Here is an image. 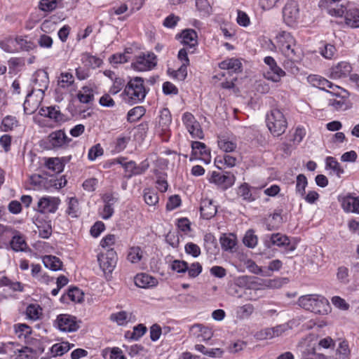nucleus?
Wrapping results in <instances>:
<instances>
[{
	"label": "nucleus",
	"instance_id": "nucleus-1",
	"mask_svg": "<svg viewBox=\"0 0 359 359\" xmlns=\"http://www.w3.org/2000/svg\"><path fill=\"white\" fill-rule=\"evenodd\" d=\"M146 95L144 79L139 76L130 79L121 94L123 100L130 105L142 102Z\"/></svg>",
	"mask_w": 359,
	"mask_h": 359
},
{
	"label": "nucleus",
	"instance_id": "nucleus-2",
	"mask_svg": "<svg viewBox=\"0 0 359 359\" xmlns=\"http://www.w3.org/2000/svg\"><path fill=\"white\" fill-rule=\"evenodd\" d=\"M299 305L305 310L320 315H327L331 311L328 300L318 294L302 296L298 299Z\"/></svg>",
	"mask_w": 359,
	"mask_h": 359
},
{
	"label": "nucleus",
	"instance_id": "nucleus-3",
	"mask_svg": "<svg viewBox=\"0 0 359 359\" xmlns=\"http://www.w3.org/2000/svg\"><path fill=\"white\" fill-rule=\"evenodd\" d=\"M276 43L282 53L290 61H297L300 50L290 33L283 31L276 36Z\"/></svg>",
	"mask_w": 359,
	"mask_h": 359
},
{
	"label": "nucleus",
	"instance_id": "nucleus-4",
	"mask_svg": "<svg viewBox=\"0 0 359 359\" xmlns=\"http://www.w3.org/2000/svg\"><path fill=\"white\" fill-rule=\"evenodd\" d=\"M266 125L273 135L278 137L285 133L287 123L283 112L273 109L266 115Z\"/></svg>",
	"mask_w": 359,
	"mask_h": 359
},
{
	"label": "nucleus",
	"instance_id": "nucleus-5",
	"mask_svg": "<svg viewBox=\"0 0 359 359\" xmlns=\"http://www.w3.org/2000/svg\"><path fill=\"white\" fill-rule=\"evenodd\" d=\"M264 244L267 248L276 245L284 249L283 252L287 254L295 250L297 245L291 242L290 238L280 233H272L265 237Z\"/></svg>",
	"mask_w": 359,
	"mask_h": 359
},
{
	"label": "nucleus",
	"instance_id": "nucleus-6",
	"mask_svg": "<svg viewBox=\"0 0 359 359\" xmlns=\"http://www.w3.org/2000/svg\"><path fill=\"white\" fill-rule=\"evenodd\" d=\"M157 65V57L154 53H142L136 56L131 64L133 69L138 72L149 71Z\"/></svg>",
	"mask_w": 359,
	"mask_h": 359
},
{
	"label": "nucleus",
	"instance_id": "nucleus-7",
	"mask_svg": "<svg viewBox=\"0 0 359 359\" xmlns=\"http://www.w3.org/2000/svg\"><path fill=\"white\" fill-rule=\"evenodd\" d=\"M117 259V254L112 248L107 250L104 253H100L97 255L100 266L104 273H111L114 271Z\"/></svg>",
	"mask_w": 359,
	"mask_h": 359
},
{
	"label": "nucleus",
	"instance_id": "nucleus-8",
	"mask_svg": "<svg viewBox=\"0 0 359 359\" xmlns=\"http://www.w3.org/2000/svg\"><path fill=\"white\" fill-rule=\"evenodd\" d=\"M264 62L269 66V70L264 74V77L267 80L272 81L273 82H279L280 79L285 76V72L277 65L276 62L272 57H265Z\"/></svg>",
	"mask_w": 359,
	"mask_h": 359
},
{
	"label": "nucleus",
	"instance_id": "nucleus-9",
	"mask_svg": "<svg viewBox=\"0 0 359 359\" xmlns=\"http://www.w3.org/2000/svg\"><path fill=\"white\" fill-rule=\"evenodd\" d=\"M55 325L62 332H75L79 328V322L76 317L69 314L57 316Z\"/></svg>",
	"mask_w": 359,
	"mask_h": 359
},
{
	"label": "nucleus",
	"instance_id": "nucleus-10",
	"mask_svg": "<svg viewBox=\"0 0 359 359\" xmlns=\"http://www.w3.org/2000/svg\"><path fill=\"white\" fill-rule=\"evenodd\" d=\"M299 16V9L297 3L294 1L287 2L283 9L284 22L288 26H293Z\"/></svg>",
	"mask_w": 359,
	"mask_h": 359
},
{
	"label": "nucleus",
	"instance_id": "nucleus-11",
	"mask_svg": "<svg viewBox=\"0 0 359 359\" xmlns=\"http://www.w3.org/2000/svg\"><path fill=\"white\" fill-rule=\"evenodd\" d=\"M210 183H214L217 186L226 189L233 185L236 181V177L231 172H226L224 174L213 171L209 179Z\"/></svg>",
	"mask_w": 359,
	"mask_h": 359
},
{
	"label": "nucleus",
	"instance_id": "nucleus-12",
	"mask_svg": "<svg viewBox=\"0 0 359 359\" xmlns=\"http://www.w3.org/2000/svg\"><path fill=\"white\" fill-rule=\"evenodd\" d=\"M60 200L57 197L43 196L37 203V210L41 213H54L58 208Z\"/></svg>",
	"mask_w": 359,
	"mask_h": 359
},
{
	"label": "nucleus",
	"instance_id": "nucleus-13",
	"mask_svg": "<svg viewBox=\"0 0 359 359\" xmlns=\"http://www.w3.org/2000/svg\"><path fill=\"white\" fill-rule=\"evenodd\" d=\"M180 37L182 38V43L186 46V47L182 49H186L187 50V55L189 53H194L195 47L198 45V36L196 31L194 29L184 30L182 32Z\"/></svg>",
	"mask_w": 359,
	"mask_h": 359
},
{
	"label": "nucleus",
	"instance_id": "nucleus-14",
	"mask_svg": "<svg viewBox=\"0 0 359 359\" xmlns=\"http://www.w3.org/2000/svg\"><path fill=\"white\" fill-rule=\"evenodd\" d=\"M172 122L170 111L168 108H163L160 111L158 121L156 125V132L160 135L166 134L169 131Z\"/></svg>",
	"mask_w": 359,
	"mask_h": 359
},
{
	"label": "nucleus",
	"instance_id": "nucleus-15",
	"mask_svg": "<svg viewBox=\"0 0 359 359\" xmlns=\"http://www.w3.org/2000/svg\"><path fill=\"white\" fill-rule=\"evenodd\" d=\"M178 60L182 62L181 66L173 70L174 76L180 81H184L187 76V67L189 65V59L186 49H180L177 55Z\"/></svg>",
	"mask_w": 359,
	"mask_h": 359
},
{
	"label": "nucleus",
	"instance_id": "nucleus-16",
	"mask_svg": "<svg viewBox=\"0 0 359 359\" xmlns=\"http://www.w3.org/2000/svg\"><path fill=\"white\" fill-rule=\"evenodd\" d=\"M70 140L62 130L52 132L48 136V142L52 148L62 147L67 145Z\"/></svg>",
	"mask_w": 359,
	"mask_h": 359
},
{
	"label": "nucleus",
	"instance_id": "nucleus-17",
	"mask_svg": "<svg viewBox=\"0 0 359 359\" xmlns=\"http://www.w3.org/2000/svg\"><path fill=\"white\" fill-rule=\"evenodd\" d=\"M33 90H38L44 93L47 90L49 83L48 76L47 72L43 71L36 72L34 75Z\"/></svg>",
	"mask_w": 359,
	"mask_h": 359
},
{
	"label": "nucleus",
	"instance_id": "nucleus-18",
	"mask_svg": "<svg viewBox=\"0 0 359 359\" xmlns=\"http://www.w3.org/2000/svg\"><path fill=\"white\" fill-rule=\"evenodd\" d=\"M309 81L313 86H316L321 90H326L330 93V92L340 89L338 86L333 84L326 79L319 76L314 75L313 76H309Z\"/></svg>",
	"mask_w": 359,
	"mask_h": 359
},
{
	"label": "nucleus",
	"instance_id": "nucleus-19",
	"mask_svg": "<svg viewBox=\"0 0 359 359\" xmlns=\"http://www.w3.org/2000/svg\"><path fill=\"white\" fill-rule=\"evenodd\" d=\"M352 67L347 62H339L330 69V77L333 79H338L347 76L351 72Z\"/></svg>",
	"mask_w": 359,
	"mask_h": 359
},
{
	"label": "nucleus",
	"instance_id": "nucleus-20",
	"mask_svg": "<svg viewBox=\"0 0 359 359\" xmlns=\"http://www.w3.org/2000/svg\"><path fill=\"white\" fill-rule=\"evenodd\" d=\"M190 334L196 338L208 340L212 337V330L202 324H195L190 327Z\"/></svg>",
	"mask_w": 359,
	"mask_h": 359
},
{
	"label": "nucleus",
	"instance_id": "nucleus-21",
	"mask_svg": "<svg viewBox=\"0 0 359 359\" xmlns=\"http://www.w3.org/2000/svg\"><path fill=\"white\" fill-rule=\"evenodd\" d=\"M331 94L336 95L335 98L329 100V105L337 111H344L350 108V103L347 98L339 96L336 90L330 92Z\"/></svg>",
	"mask_w": 359,
	"mask_h": 359
},
{
	"label": "nucleus",
	"instance_id": "nucleus-22",
	"mask_svg": "<svg viewBox=\"0 0 359 359\" xmlns=\"http://www.w3.org/2000/svg\"><path fill=\"white\" fill-rule=\"evenodd\" d=\"M219 242L223 250L233 252L237 245V238L233 233H224L221 236Z\"/></svg>",
	"mask_w": 359,
	"mask_h": 359
},
{
	"label": "nucleus",
	"instance_id": "nucleus-23",
	"mask_svg": "<svg viewBox=\"0 0 359 359\" xmlns=\"http://www.w3.org/2000/svg\"><path fill=\"white\" fill-rule=\"evenodd\" d=\"M191 149L192 154L195 155L199 154L203 156V160L205 163L210 162V151L204 143L198 141L192 142Z\"/></svg>",
	"mask_w": 359,
	"mask_h": 359
},
{
	"label": "nucleus",
	"instance_id": "nucleus-24",
	"mask_svg": "<svg viewBox=\"0 0 359 359\" xmlns=\"http://www.w3.org/2000/svg\"><path fill=\"white\" fill-rule=\"evenodd\" d=\"M135 285L142 288L154 287L157 285V280L147 273L137 274L135 277Z\"/></svg>",
	"mask_w": 359,
	"mask_h": 359
},
{
	"label": "nucleus",
	"instance_id": "nucleus-25",
	"mask_svg": "<svg viewBox=\"0 0 359 359\" xmlns=\"http://www.w3.org/2000/svg\"><path fill=\"white\" fill-rule=\"evenodd\" d=\"M341 206L344 211L359 214V197L345 196L341 200Z\"/></svg>",
	"mask_w": 359,
	"mask_h": 359
},
{
	"label": "nucleus",
	"instance_id": "nucleus-26",
	"mask_svg": "<svg viewBox=\"0 0 359 359\" xmlns=\"http://www.w3.org/2000/svg\"><path fill=\"white\" fill-rule=\"evenodd\" d=\"M222 69H226L231 73H238L241 72L242 64L237 58H228L219 64Z\"/></svg>",
	"mask_w": 359,
	"mask_h": 359
},
{
	"label": "nucleus",
	"instance_id": "nucleus-27",
	"mask_svg": "<svg viewBox=\"0 0 359 359\" xmlns=\"http://www.w3.org/2000/svg\"><path fill=\"white\" fill-rule=\"evenodd\" d=\"M201 216L206 219L214 217L217 213V207L211 200L205 199L202 201L201 208Z\"/></svg>",
	"mask_w": 359,
	"mask_h": 359
},
{
	"label": "nucleus",
	"instance_id": "nucleus-28",
	"mask_svg": "<svg viewBox=\"0 0 359 359\" xmlns=\"http://www.w3.org/2000/svg\"><path fill=\"white\" fill-rule=\"evenodd\" d=\"M345 22L351 28L359 27V9L356 8H348L345 14Z\"/></svg>",
	"mask_w": 359,
	"mask_h": 359
},
{
	"label": "nucleus",
	"instance_id": "nucleus-29",
	"mask_svg": "<svg viewBox=\"0 0 359 359\" xmlns=\"http://www.w3.org/2000/svg\"><path fill=\"white\" fill-rule=\"evenodd\" d=\"M30 184L35 190L47 189L52 185L51 182L40 175H33L30 177Z\"/></svg>",
	"mask_w": 359,
	"mask_h": 359
},
{
	"label": "nucleus",
	"instance_id": "nucleus-30",
	"mask_svg": "<svg viewBox=\"0 0 359 359\" xmlns=\"http://www.w3.org/2000/svg\"><path fill=\"white\" fill-rule=\"evenodd\" d=\"M215 163L220 170L226 168H232L236 165V158L230 155L225 154L223 156H217L215 159Z\"/></svg>",
	"mask_w": 359,
	"mask_h": 359
},
{
	"label": "nucleus",
	"instance_id": "nucleus-31",
	"mask_svg": "<svg viewBox=\"0 0 359 359\" xmlns=\"http://www.w3.org/2000/svg\"><path fill=\"white\" fill-rule=\"evenodd\" d=\"M255 311V307L252 304H246L238 306L236 309V317L238 320L249 318Z\"/></svg>",
	"mask_w": 359,
	"mask_h": 359
},
{
	"label": "nucleus",
	"instance_id": "nucleus-32",
	"mask_svg": "<svg viewBox=\"0 0 359 359\" xmlns=\"http://www.w3.org/2000/svg\"><path fill=\"white\" fill-rule=\"evenodd\" d=\"M81 60L85 66L92 69L100 67L102 64V60L100 58L88 53H84L81 55Z\"/></svg>",
	"mask_w": 359,
	"mask_h": 359
},
{
	"label": "nucleus",
	"instance_id": "nucleus-33",
	"mask_svg": "<svg viewBox=\"0 0 359 359\" xmlns=\"http://www.w3.org/2000/svg\"><path fill=\"white\" fill-rule=\"evenodd\" d=\"M43 263L46 268L52 271L60 270L62 266V262L60 259L53 255L44 256L43 257Z\"/></svg>",
	"mask_w": 359,
	"mask_h": 359
},
{
	"label": "nucleus",
	"instance_id": "nucleus-34",
	"mask_svg": "<svg viewBox=\"0 0 359 359\" xmlns=\"http://www.w3.org/2000/svg\"><path fill=\"white\" fill-rule=\"evenodd\" d=\"M74 83V77L70 72H62L57 79V85L62 88H68Z\"/></svg>",
	"mask_w": 359,
	"mask_h": 359
},
{
	"label": "nucleus",
	"instance_id": "nucleus-35",
	"mask_svg": "<svg viewBox=\"0 0 359 359\" xmlns=\"http://www.w3.org/2000/svg\"><path fill=\"white\" fill-rule=\"evenodd\" d=\"M0 48L7 53H16L19 51L15 39L12 37L6 38L0 41Z\"/></svg>",
	"mask_w": 359,
	"mask_h": 359
},
{
	"label": "nucleus",
	"instance_id": "nucleus-36",
	"mask_svg": "<svg viewBox=\"0 0 359 359\" xmlns=\"http://www.w3.org/2000/svg\"><path fill=\"white\" fill-rule=\"evenodd\" d=\"M143 257V252L140 247L133 246L129 248L127 259L132 264L139 263Z\"/></svg>",
	"mask_w": 359,
	"mask_h": 359
},
{
	"label": "nucleus",
	"instance_id": "nucleus-37",
	"mask_svg": "<svg viewBox=\"0 0 359 359\" xmlns=\"http://www.w3.org/2000/svg\"><path fill=\"white\" fill-rule=\"evenodd\" d=\"M74 344H70L69 342H61L54 344L50 348V353L53 356L62 355L70 350Z\"/></svg>",
	"mask_w": 359,
	"mask_h": 359
},
{
	"label": "nucleus",
	"instance_id": "nucleus-38",
	"mask_svg": "<svg viewBox=\"0 0 359 359\" xmlns=\"http://www.w3.org/2000/svg\"><path fill=\"white\" fill-rule=\"evenodd\" d=\"M326 168L332 170L333 173L335 174L338 177H341L344 173V169L341 168L338 161L332 156H328L325 159Z\"/></svg>",
	"mask_w": 359,
	"mask_h": 359
},
{
	"label": "nucleus",
	"instance_id": "nucleus-39",
	"mask_svg": "<svg viewBox=\"0 0 359 359\" xmlns=\"http://www.w3.org/2000/svg\"><path fill=\"white\" fill-rule=\"evenodd\" d=\"M32 93L33 90L27 94L25 101L23 104L24 111L27 114H33L39 106V102L38 100H32Z\"/></svg>",
	"mask_w": 359,
	"mask_h": 359
},
{
	"label": "nucleus",
	"instance_id": "nucleus-40",
	"mask_svg": "<svg viewBox=\"0 0 359 359\" xmlns=\"http://www.w3.org/2000/svg\"><path fill=\"white\" fill-rule=\"evenodd\" d=\"M40 114L44 116L49 117L56 121L62 120V114L55 107H48L46 108L42 107L40 109Z\"/></svg>",
	"mask_w": 359,
	"mask_h": 359
},
{
	"label": "nucleus",
	"instance_id": "nucleus-41",
	"mask_svg": "<svg viewBox=\"0 0 359 359\" xmlns=\"http://www.w3.org/2000/svg\"><path fill=\"white\" fill-rule=\"evenodd\" d=\"M77 97L81 102L90 103L94 98L93 89L88 86H83L79 92Z\"/></svg>",
	"mask_w": 359,
	"mask_h": 359
},
{
	"label": "nucleus",
	"instance_id": "nucleus-42",
	"mask_svg": "<svg viewBox=\"0 0 359 359\" xmlns=\"http://www.w3.org/2000/svg\"><path fill=\"white\" fill-rule=\"evenodd\" d=\"M218 147L224 152H232L236 149L237 144L236 141L230 140L226 137H221L218 140Z\"/></svg>",
	"mask_w": 359,
	"mask_h": 359
},
{
	"label": "nucleus",
	"instance_id": "nucleus-43",
	"mask_svg": "<svg viewBox=\"0 0 359 359\" xmlns=\"http://www.w3.org/2000/svg\"><path fill=\"white\" fill-rule=\"evenodd\" d=\"M10 244L11 248L16 252L24 251L27 248V243L24 238L20 234L13 236Z\"/></svg>",
	"mask_w": 359,
	"mask_h": 359
},
{
	"label": "nucleus",
	"instance_id": "nucleus-44",
	"mask_svg": "<svg viewBox=\"0 0 359 359\" xmlns=\"http://www.w3.org/2000/svg\"><path fill=\"white\" fill-rule=\"evenodd\" d=\"M145 114V109L142 106H137L131 109L128 112L127 120L128 122L133 123L138 121Z\"/></svg>",
	"mask_w": 359,
	"mask_h": 359
},
{
	"label": "nucleus",
	"instance_id": "nucleus-45",
	"mask_svg": "<svg viewBox=\"0 0 359 359\" xmlns=\"http://www.w3.org/2000/svg\"><path fill=\"white\" fill-rule=\"evenodd\" d=\"M18 121L15 117L12 116H6L4 117L0 125V130L3 132L12 130L14 127L17 126Z\"/></svg>",
	"mask_w": 359,
	"mask_h": 359
},
{
	"label": "nucleus",
	"instance_id": "nucleus-46",
	"mask_svg": "<svg viewBox=\"0 0 359 359\" xmlns=\"http://www.w3.org/2000/svg\"><path fill=\"white\" fill-rule=\"evenodd\" d=\"M147 331V327L142 324H140L134 327L133 332H127L126 333V337L134 340L139 339Z\"/></svg>",
	"mask_w": 359,
	"mask_h": 359
},
{
	"label": "nucleus",
	"instance_id": "nucleus-47",
	"mask_svg": "<svg viewBox=\"0 0 359 359\" xmlns=\"http://www.w3.org/2000/svg\"><path fill=\"white\" fill-rule=\"evenodd\" d=\"M46 166L55 172H60L63 170V164L58 158H47Z\"/></svg>",
	"mask_w": 359,
	"mask_h": 359
},
{
	"label": "nucleus",
	"instance_id": "nucleus-48",
	"mask_svg": "<svg viewBox=\"0 0 359 359\" xmlns=\"http://www.w3.org/2000/svg\"><path fill=\"white\" fill-rule=\"evenodd\" d=\"M308 184L307 179L306 176L303 174H299L297 177V182H296V192L301 197H303L306 192L305 189Z\"/></svg>",
	"mask_w": 359,
	"mask_h": 359
},
{
	"label": "nucleus",
	"instance_id": "nucleus-49",
	"mask_svg": "<svg viewBox=\"0 0 359 359\" xmlns=\"http://www.w3.org/2000/svg\"><path fill=\"white\" fill-rule=\"evenodd\" d=\"M350 349L347 341H343L339 343L337 349L336 359H349Z\"/></svg>",
	"mask_w": 359,
	"mask_h": 359
},
{
	"label": "nucleus",
	"instance_id": "nucleus-50",
	"mask_svg": "<svg viewBox=\"0 0 359 359\" xmlns=\"http://www.w3.org/2000/svg\"><path fill=\"white\" fill-rule=\"evenodd\" d=\"M79 212V204L77 198L72 197L69 199L68 207L66 212L72 217H78Z\"/></svg>",
	"mask_w": 359,
	"mask_h": 359
},
{
	"label": "nucleus",
	"instance_id": "nucleus-51",
	"mask_svg": "<svg viewBox=\"0 0 359 359\" xmlns=\"http://www.w3.org/2000/svg\"><path fill=\"white\" fill-rule=\"evenodd\" d=\"M144 199L149 205H155L158 203L159 200L157 193L150 189H145L144 190Z\"/></svg>",
	"mask_w": 359,
	"mask_h": 359
},
{
	"label": "nucleus",
	"instance_id": "nucleus-52",
	"mask_svg": "<svg viewBox=\"0 0 359 359\" xmlns=\"http://www.w3.org/2000/svg\"><path fill=\"white\" fill-rule=\"evenodd\" d=\"M130 318V313L126 311H120L113 313L110 316V319L117 323L118 325H126Z\"/></svg>",
	"mask_w": 359,
	"mask_h": 359
},
{
	"label": "nucleus",
	"instance_id": "nucleus-53",
	"mask_svg": "<svg viewBox=\"0 0 359 359\" xmlns=\"http://www.w3.org/2000/svg\"><path fill=\"white\" fill-rule=\"evenodd\" d=\"M41 308L37 304H30L27 306L26 313L28 318L36 320L39 319L41 315Z\"/></svg>",
	"mask_w": 359,
	"mask_h": 359
},
{
	"label": "nucleus",
	"instance_id": "nucleus-54",
	"mask_svg": "<svg viewBox=\"0 0 359 359\" xmlns=\"http://www.w3.org/2000/svg\"><path fill=\"white\" fill-rule=\"evenodd\" d=\"M60 0H40L39 8L45 12H51L57 7Z\"/></svg>",
	"mask_w": 359,
	"mask_h": 359
},
{
	"label": "nucleus",
	"instance_id": "nucleus-55",
	"mask_svg": "<svg viewBox=\"0 0 359 359\" xmlns=\"http://www.w3.org/2000/svg\"><path fill=\"white\" fill-rule=\"evenodd\" d=\"M15 331L19 338L26 339L32 333V328L26 324H17L15 325Z\"/></svg>",
	"mask_w": 359,
	"mask_h": 359
},
{
	"label": "nucleus",
	"instance_id": "nucleus-56",
	"mask_svg": "<svg viewBox=\"0 0 359 359\" xmlns=\"http://www.w3.org/2000/svg\"><path fill=\"white\" fill-rule=\"evenodd\" d=\"M197 10L203 15H209L212 11V7L208 0H196Z\"/></svg>",
	"mask_w": 359,
	"mask_h": 359
},
{
	"label": "nucleus",
	"instance_id": "nucleus-57",
	"mask_svg": "<svg viewBox=\"0 0 359 359\" xmlns=\"http://www.w3.org/2000/svg\"><path fill=\"white\" fill-rule=\"evenodd\" d=\"M320 53L325 59H332L337 53V49L334 45L326 43L320 50Z\"/></svg>",
	"mask_w": 359,
	"mask_h": 359
},
{
	"label": "nucleus",
	"instance_id": "nucleus-58",
	"mask_svg": "<svg viewBox=\"0 0 359 359\" xmlns=\"http://www.w3.org/2000/svg\"><path fill=\"white\" fill-rule=\"evenodd\" d=\"M243 241L245 246L253 248L257 244V237L252 230H249L246 232Z\"/></svg>",
	"mask_w": 359,
	"mask_h": 359
},
{
	"label": "nucleus",
	"instance_id": "nucleus-59",
	"mask_svg": "<svg viewBox=\"0 0 359 359\" xmlns=\"http://www.w3.org/2000/svg\"><path fill=\"white\" fill-rule=\"evenodd\" d=\"M187 130L193 138L201 140L204 137L203 131L199 123L190 126L187 128Z\"/></svg>",
	"mask_w": 359,
	"mask_h": 359
},
{
	"label": "nucleus",
	"instance_id": "nucleus-60",
	"mask_svg": "<svg viewBox=\"0 0 359 359\" xmlns=\"http://www.w3.org/2000/svg\"><path fill=\"white\" fill-rule=\"evenodd\" d=\"M67 297L74 302H81L83 299V293L78 287H70L68 290Z\"/></svg>",
	"mask_w": 359,
	"mask_h": 359
},
{
	"label": "nucleus",
	"instance_id": "nucleus-61",
	"mask_svg": "<svg viewBox=\"0 0 359 359\" xmlns=\"http://www.w3.org/2000/svg\"><path fill=\"white\" fill-rule=\"evenodd\" d=\"M290 322L285 324L276 325L273 327H271L273 337H277L282 335L285 332L292 328L290 325Z\"/></svg>",
	"mask_w": 359,
	"mask_h": 359
},
{
	"label": "nucleus",
	"instance_id": "nucleus-62",
	"mask_svg": "<svg viewBox=\"0 0 359 359\" xmlns=\"http://www.w3.org/2000/svg\"><path fill=\"white\" fill-rule=\"evenodd\" d=\"M238 194L240 196H241L244 200L251 201H253V198L252 194L250 192V189L249 186L247 184H241L238 191Z\"/></svg>",
	"mask_w": 359,
	"mask_h": 359
},
{
	"label": "nucleus",
	"instance_id": "nucleus-63",
	"mask_svg": "<svg viewBox=\"0 0 359 359\" xmlns=\"http://www.w3.org/2000/svg\"><path fill=\"white\" fill-rule=\"evenodd\" d=\"M103 154V149L100 144H95L92 147L88 154V159L90 161H95L97 157Z\"/></svg>",
	"mask_w": 359,
	"mask_h": 359
},
{
	"label": "nucleus",
	"instance_id": "nucleus-64",
	"mask_svg": "<svg viewBox=\"0 0 359 359\" xmlns=\"http://www.w3.org/2000/svg\"><path fill=\"white\" fill-rule=\"evenodd\" d=\"M187 271L190 278H196L202 272V266L199 262H194L188 266Z\"/></svg>",
	"mask_w": 359,
	"mask_h": 359
}]
</instances>
